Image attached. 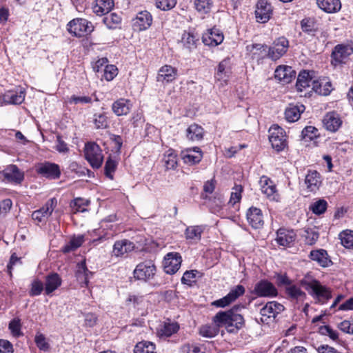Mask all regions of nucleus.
<instances>
[{"label":"nucleus","instance_id":"1","mask_svg":"<svg viewBox=\"0 0 353 353\" xmlns=\"http://www.w3.org/2000/svg\"><path fill=\"white\" fill-rule=\"evenodd\" d=\"M242 308V305H234L228 311L218 312L213 318L216 326L203 325L199 330V334L203 337L212 338L218 334L220 327H225L230 333L237 332L245 323L242 314L239 313Z\"/></svg>","mask_w":353,"mask_h":353},{"label":"nucleus","instance_id":"2","mask_svg":"<svg viewBox=\"0 0 353 353\" xmlns=\"http://www.w3.org/2000/svg\"><path fill=\"white\" fill-rule=\"evenodd\" d=\"M300 284L317 303L323 304L332 298L331 290L310 275L301 279Z\"/></svg>","mask_w":353,"mask_h":353},{"label":"nucleus","instance_id":"3","mask_svg":"<svg viewBox=\"0 0 353 353\" xmlns=\"http://www.w3.org/2000/svg\"><path fill=\"white\" fill-rule=\"evenodd\" d=\"M156 271L154 263L152 260H146L136 266L133 274L136 279L148 281L154 278Z\"/></svg>","mask_w":353,"mask_h":353},{"label":"nucleus","instance_id":"4","mask_svg":"<svg viewBox=\"0 0 353 353\" xmlns=\"http://www.w3.org/2000/svg\"><path fill=\"white\" fill-rule=\"evenodd\" d=\"M269 140L274 149L277 152L282 151L287 146L286 134L283 128L273 125L269 129Z\"/></svg>","mask_w":353,"mask_h":353},{"label":"nucleus","instance_id":"5","mask_svg":"<svg viewBox=\"0 0 353 353\" xmlns=\"http://www.w3.org/2000/svg\"><path fill=\"white\" fill-rule=\"evenodd\" d=\"M85 156L93 168H99L101 166L103 156L99 145L97 143H88L85 145Z\"/></svg>","mask_w":353,"mask_h":353},{"label":"nucleus","instance_id":"6","mask_svg":"<svg viewBox=\"0 0 353 353\" xmlns=\"http://www.w3.org/2000/svg\"><path fill=\"white\" fill-rule=\"evenodd\" d=\"M68 30L74 36L83 37L93 30L90 22L84 19H74L68 24Z\"/></svg>","mask_w":353,"mask_h":353},{"label":"nucleus","instance_id":"7","mask_svg":"<svg viewBox=\"0 0 353 353\" xmlns=\"http://www.w3.org/2000/svg\"><path fill=\"white\" fill-rule=\"evenodd\" d=\"M353 53V48L350 45L339 44L332 50L331 57L332 63L337 65L343 63Z\"/></svg>","mask_w":353,"mask_h":353},{"label":"nucleus","instance_id":"8","mask_svg":"<svg viewBox=\"0 0 353 353\" xmlns=\"http://www.w3.org/2000/svg\"><path fill=\"white\" fill-rule=\"evenodd\" d=\"M182 259L178 252L168 253L163 262L165 272L169 274L176 273L181 267Z\"/></svg>","mask_w":353,"mask_h":353},{"label":"nucleus","instance_id":"9","mask_svg":"<svg viewBox=\"0 0 353 353\" xmlns=\"http://www.w3.org/2000/svg\"><path fill=\"white\" fill-rule=\"evenodd\" d=\"M245 293V288L241 285H238L232 288L230 292L224 297L214 301L212 305L218 307H224L236 301L239 296Z\"/></svg>","mask_w":353,"mask_h":353},{"label":"nucleus","instance_id":"10","mask_svg":"<svg viewBox=\"0 0 353 353\" xmlns=\"http://www.w3.org/2000/svg\"><path fill=\"white\" fill-rule=\"evenodd\" d=\"M284 306L276 301L268 302L261 309V321L268 323V319L273 318L283 311Z\"/></svg>","mask_w":353,"mask_h":353},{"label":"nucleus","instance_id":"11","mask_svg":"<svg viewBox=\"0 0 353 353\" xmlns=\"http://www.w3.org/2000/svg\"><path fill=\"white\" fill-rule=\"evenodd\" d=\"M289 47V42L285 37H279L273 43V46L269 48L268 56L273 60H277L281 57Z\"/></svg>","mask_w":353,"mask_h":353},{"label":"nucleus","instance_id":"12","mask_svg":"<svg viewBox=\"0 0 353 353\" xmlns=\"http://www.w3.org/2000/svg\"><path fill=\"white\" fill-rule=\"evenodd\" d=\"M37 172L43 177L50 179H59L61 175L59 166L57 164L45 162L37 166Z\"/></svg>","mask_w":353,"mask_h":353},{"label":"nucleus","instance_id":"13","mask_svg":"<svg viewBox=\"0 0 353 353\" xmlns=\"http://www.w3.org/2000/svg\"><path fill=\"white\" fill-rule=\"evenodd\" d=\"M57 205V200L55 198L49 199L42 208L32 212V219L39 222L45 221L50 216Z\"/></svg>","mask_w":353,"mask_h":353},{"label":"nucleus","instance_id":"14","mask_svg":"<svg viewBox=\"0 0 353 353\" xmlns=\"http://www.w3.org/2000/svg\"><path fill=\"white\" fill-rule=\"evenodd\" d=\"M254 292L261 297H274L278 294L275 286L267 280H261L256 283Z\"/></svg>","mask_w":353,"mask_h":353},{"label":"nucleus","instance_id":"15","mask_svg":"<svg viewBox=\"0 0 353 353\" xmlns=\"http://www.w3.org/2000/svg\"><path fill=\"white\" fill-rule=\"evenodd\" d=\"M259 183L261 192L271 201H278L279 195L277 193L276 186L273 181L268 176H263L261 177Z\"/></svg>","mask_w":353,"mask_h":353},{"label":"nucleus","instance_id":"16","mask_svg":"<svg viewBox=\"0 0 353 353\" xmlns=\"http://www.w3.org/2000/svg\"><path fill=\"white\" fill-rule=\"evenodd\" d=\"M4 179L8 182L19 184L24 179L23 172L17 165H9L1 172Z\"/></svg>","mask_w":353,"mask_h":353},{"label":"nucleus","instance_id":"17","mask_svg":"<svg viewBox=\"0 0 353 353\" xmlns=\"http://www.w3.org/2000/svg\"><path fill=\"white\" fill-rule=\"evenodd\" d=\"M272 12V9L270 3L265 0H259L258 1L255 10L257 21L261 23L267 22L270 19Z\"/></svg>","mask_w":353,"mask_h":353},{"label":"nucleus","instance_id":"18","mask_svg":"<svg viewBox=\"0 0 353 353\" xmlns=\"http://www.w3.org/2000/svg\"><path fill=\"white\" fill-rule=\"evenodd\" d=\"M296 235L293 230L280 228L276 232V241L279 245L290 247L293 245Z\"/></svg>","mask_w":353,"mask_h":353},{"label":"nucleus","instance_id":"19","mask_svg":"<svg viewBox=\"0 0 353 353\" xmlns=\"http://www.w3.org/2000/svg\"><path fill=\"white\" fill-rule=\"evenodd\" d=\"M323 123L324 128L332 132H336L342 124V120L339 115L335 112L327 113L323 119Z\"/></svg>","mask_w":353,"mask_h":353},{"label":"nucleus","instance_id":"20","mask_svg":"<svg viewBox=\"0 0 353 353\" xmlns=\"http://www.w3.org/2000/svg\"><path fill=\"white\" fill-rule=\"evenodd\" d=\"M176 76V68L169 65H165L159 70L157 80L162 83H168L173 81Z\"/></svg>","mask_w":353,"mask_h":353},{"label":"nucleus","instance_id":"21","mask_svg":"<svg viewBox=\"0 0 353 353\" xmlns=\"http://www.w3.org/2000/svg\"><path fill=\"white\" fill-rule=\"evenodd\" d=\"M296 77V72L288 65H279L274 71V77L283 83H289Z\"/></svg>","mask_w":353,"mask_h":353},{"label":"nucleus","instance_id":"22","mask_svg":"<svg viewBox=\"0 0 353 353\" xmlns=\"http://www.w3.org/2000/svg\"><path fill=\"white\" fill-rule=\"evenodd\" d=\"M181 158L185 163L194 165L201 161L202 152L199 148H188L181 152Z\"/></svg>","mask_w":353,"mask_h":353},{"label":"nucleus","instance_id":"23","mask_svg":"<svg viewBox=\"0 0 353 353\" xmlns=\"http://www.w3.org/2000/svg\"><path fill=\"white\" fill-rule=\"evenodd\" d=\"M247 219L252 228H261L263 225V217L262 212L259 208L251 207L246 214Z\"/></svg>","mask_w":353,"mask_h":353},{"label":"nucleus","instance_id":"24","mask_svg":"<svg viewBox=\"0 0 353 353\" xmlns=\"http://www.w3.org/2000/svg\"><path fill=\"white\" fill-rule=\"evenodd\" d=\"M223 34L218 29L212 28L203 35V42L208 46H216L223 41Z\"/></svg>","mask_w":353,"mask_h":353},{"label":"nucleus","instance_id":"25","mask_svg":"<svg viewBox=\"0 0 353 353\" xmlns=\"http://www.w3.org/2000/svg\"><path fill=\"white\" fill-rule=\"evenodd\" d=\"M152 23V17L147 10L139 12L134 19V26L138 30L142 31L150 27Z\"/></svg>","mask_w":353,"mask_h":353},{"label":"nucleus","instance_id":"26","mask_svg":"<svg viewBox=\"0 0 353 353\" xmlns=\"http://www.w3.org/2000/svg\"><path fill=\"white\" fill-rule=\"evenodd\" d=\"M305 184L308 191L316 192L321 185L320 174L315 170H310L305 176Z\"/></svg>","mask_w":353,"mask_h":353},{"label":"nucleus","instance_id":"27","mask_svg":"<svg viewBox=\"0 0 353 353\" xmlns=\"http://www.w3.org/2000/svg\"><path fill=\"white\" fill-rule=\"evenodd\" d=\"M134 248V243L128 240L117 241L114 244L112 255L117 257L122 256L125 254L132 251Z\"/></svg>","mask_w":353,"mask_h":353},{"label":"nucleus","instance_id":"28","mask_svg":"<svg viewBox=\"0 0 353 353\" xmlns=\"http://www.w3.org/2000/svg\"><path fill=\"white\" fill-rule=\"evenodd\" d=\"M131 108L132 103L130 101L121 98L112 103V110L117 116H123L128 114Z\"/></svg>","mask_w":353,"mask_h":353},{"label":"nucleus","instance_id":"29","mask_svg":"<svg viewBox=\"0 0 353 353\" xmlns=\"http://www.w3.org/2000/svg\"><path fill=\"white\" fill-rule=\"evenodd\" d=\"M318 7L327 13H336L341 8L340 0H316Z\"/></svg>","mask_w":353,"mask_h":353},{"label":"nucleus","instance_id":"30","mask_svg":"<svg viewBox=\"0 0 353 353\" xmlns=\"http://www.w3.org/2000/svg\"><path fill=\"white\" fill-rule=\"evenodd\" d=\"M62 280L57 273H51L46 276L45 281V291L46 294H50L61 285Z\"/></svg>","mask_w":353,"mask_h":353},{"label":"nucleus","instance_id":"31","mask_svg":"<svg viewBox=\"0 0 353 353\" xmlns=\"http://www.w3.org/2000/svg\"><path fill=\"white\" fill-rule=\"evenodd\" d=\"M310 258L323 268L328 267L332 263L327 252L323 249L312 251L310 254Z\"/></svg>","mask_w":353,"mask_h":353},{"label":"nucleus","instance_id":"32","mask_svg":"<svg viewBox=\"0 0 353 353\" xmlns=\"http://www.w3.org/2000/svg\"><path fill=\"white\" fill-rule=\"evenodd\" d=\"M113 7V0H96L92 9L95 14L102 16L109 13Z\"/></svg>","mask_w":353,"mask_h":353},{"label":"nucleus","instance_id":"33","mask_svg":"<svg viewBox=\"0 0 353 353\" xmlns=\"http://www.w3.org/2000/svg\"><path fill=\"white\" fill-rule=\"evenodd\" d=\"M305 110L303 105H290L285 109V117L288 121L295 122L300 118L301 114Z\"/></svg>","mask_w":353,"mask_h":353},{"label":"nucleus","instance_id":"34","mask_svg":"<svg viewBox=\"0 0 353 353\" xmlns=\"http://www.w3.org/2000/svg\"><path fill=\"white\" fill-rule=\"evenodd\" d=\"M198 41L199 39L196 38L193 33L184 31L181 35L180 43L184 48L191 52L196 48Z\"/></svg>","mask_w":353,"mask_h":353},{"label":"nucleus","instance_id":"35","mask_svg":"<svg viewBox=\"0 0 353 353\" xmlns=\"http://www.w3.org/2000/svg\"><path fill=\"white\" fill-rule=\"evenodd\" d=\"M204 130L197 124L190 125L186 130V137L191 141H198L203 139Z\"/></svg>","mask_w":353,"mask_h":353},{"label":"nucleus","instance_id":"36","mask_svg":"<svg viewBox=\"0 0 353 353\" xmlns=\"http://www.w3.org/2000/svg\"><path fill=\"white\" fill-rule=\"evenodd\" d=\"M25 92L22 90L19 92H16L12 90L7 91L4 94L6 104H21L25 99Z\"/></svg>","mask_w":353,"mask_h":353},{"label":"nucleus","instance_id":"37","mask_svg":"<svg viewBox=\"0 0 353 353\" xmlns=\"http://www.w3.org/2000/svg\"><path fill=\"white\" fill-rule=\"evenodd\" d=\"M285 291L292 299L302 300L306 297V294L299 287L292 284V282L285 288Z\"/></svg>","mask_w":353,"mask_h":353},{"label":"nucleus","instance_id":"38","mask_svg":"<svg viewBox=\"0 0 353 353\" xmlns=\"http://www.w3.org/2000/svg\"><path fill=\"white\" fill-rule=\"evenodd\" d=\"M314 81L310 77L309 72L303 70L299 73L297 77L296 88L298 91L301 92L303 89L310 87L311 83L313 84Z\"/></svg>","mask_w":353,"mask_h":353},{"label":"nucleus","instance_id":"39","mask_svg":"<svg viewBox=\"0 0 353 353\" xmlns=\"http://www.w3.org/2000/svg\"><path fill=\"white\" fill-rule=\"evenodd\" d=\"M267 48V46L260 43L251 44L246 47L247 51L250 52L253 57L257 55V58H263L268 55Z\"/></svg>","mask_w":353,"mask_h":353},{"label":"nucleus","instance_id":"40","mask_svg":"<svg viewBox=\"0 0 353 353\" xmlns=\"http://www.w3.org/2000/svg\"><path fill=\"white\" fill-rule=\"evenodd\" d=\"M179 325L177 323H165L158 331L159 335L161 337H169L177 332Z\"/></svg>","mask_w":353,"mask_h":353},{"label":"nucleus","instance_id":"41","mask_svg":"<svg viewBox=\"0 0 353 353\" xmlns=\"http://www.w3.org/2000/svg\"><path fill=\"white\" fill-rule=\"evenodd\" d=\"M312 89L321 95L327 96L332 90V84L330 81H314Z\"/></svg>","mask_w":353,"mask_h":353},{"label":"nucleus","instance_id":"42","mask_svg":"<svg viewBox=\"0 0 353 353\" xmlns=\"http://www.w3.org/2000/svg\"><path fill=\"white\" fill-rule=\"evenodd\" d=\"M84 241L83 235L72 237L70 241L63 248V252L68 253L77 250L79 248Z\"/></svg>","mask_w":353,"mask_h":353},{"label":"nucleus","instance_id":"43","mask_svg":"<svg viewBox=\"0 0 353 353\" xmlns=\"http://www.w3.org/2000/svg\"><path fill=\"white\" fill-rule=\"evenodd\" d=\"M228 61L227 60H223L219 63L217 68V72L216 73L215 77L219 81H223L226 82L228 78L229 77L230 71L228 70Z\"/></svg>","mask_w":353,"mask_h":353},{"label":"nucleus","instance_id":"44","mask_svg":"<svg viewBox=\"0 0 353 353\" xmlns=\"http://www.w3.org/2000/svg\"><path fill=\"white\" fill-rule=\"evenodd\" d=\"M302 236L306 244L312 245L317 241L319 234L315 228H305Z\"/></svg>","mask_w":353,"mask_h":353},{"label":"nucleus","instance_id":"45","mask_svg":"<svg viewBox=\"0 0 353 353\" xmlns=\"http://www.w3.org/2000/svg\"><path fill=\"white\" fill-rule=\"evenodd\" d=\"M196 11L201 14H207L210 12L213 2L212 0H193Z\"/></svg>","mask_w":353,"mask_h":353},{"label":"nucleus","instance_id":"46","mask_svg":"<svg viewBox=\"0 0 353 353\" xmlns=\"http://www.w3.org/2000/svg\"><path fill=\"white\" fill-rule=\"evenodd\" d=\"M163 161L167 170H174L177 166L176 154L173 150H169L164 155Z\"/></svg>","mask_w":353,"mask_h":353},{"label":"nucleus","instance_id":"47","mask_svg":"<svg viewBox=\"0 0 353 353\" xmlns=\"http://www.w3.org/2000/svg\"><path fill=\"white\" fill-rule=\"evenodd\" d=\"M88 273H90L85 264V261H83L78 263V269L76 272V276L77 277V279L81 281V283H83L85 285H88Z\"/></svg>","mask_w":353,"mask_h":353},{"label":"nucleus","instance_id":"48","mask_svg":"<svg viewBox=\"0 0 353 353\" xmlns=\"http://www.w3.org/2000/svg\"><path fill=\"white\" fill-rule=\"evenodd\" d=\"M134 353H156L155 346L152 343L142 341L138 343L134 350Z\"/></svg>","mask_w":353,"mask_h":353},{"label":"nucleus","instance_id":"49","mask_svg":"<svg viewBox=\"0 0 353 353\" xmlns=\"http://www.w3.org/2000/svg\"><path fill=\"white\" fill-rule=\"evenodd\" d=\"M94 124L97 129H105L108 127V119L105 113L94 114Z\"/></svg>","mask_w":353,"mask_h":353},{"label":"nucleus","instance_id":"50","mask_svg":"<svg viewBox=\"0 0 353 353\" xmlns=\"http://www.w3.org/2000/svg\"><path fill=\"white\" fill-rule=\"evenodd\" d=\"M89 201L82 198H77L70 204L74 213L83 212L86 211L85 207L89 205Z\"/></svg>","mask_w":353,"mask_h":353},{"label":"nucleus","instance_id":"51","mask_svg":"<svg viewBox=\"0 0 353 353\" xmlns=\"http://www.w3.org/2000/svg\"><path fill=\"white\" fill-rule=\"evenodd\" d=\"M203 229L201 226H190L185 230V236L188 239L199 240L201 239Z\"/></svg>","mask_w":353,"mask_h":353},{"label":"nucleus","instance_id":"52","mask_svg":"<svg viewBox=\"0 0 353 353\" xmlns=\"http://www.w3.org/2000/svg\"><path fill=\"white\" fill-rule=\"evenodd\" d=\"M243 187L241 185H236L231 192L230 199L228 203L232 206L239 203L241 199V193L243 192Z\"/></svg>","mask_w":353,"mask_h":353},{"label":"nucleus","instance_id":"53","mask_svg":"<svg viewBox=\"0 0 353 353\" xmlns=\"http://www.w3.org/2000/svg\"><path fill=\"white\" fill-rule=\"evenodd\" d=\"M341 244L346 248L353 249V231H343L340 235Z\"/></svg>","mask_w":353,"mask_h":353},{"label":"nucleus","instance_id":"54","mask_svg":"<svg viewBox=\"0 0 353 353\" xmlns=\"http://www.w3.org/2000/svg\"><path fill=\"white\" fill-rule=\"evenodd\" d=\"M327 206V203L324 199H319L312 203L310 209L312 211V212L315 214H323Z\"/></svg>","mask_w":353,"mask_h":353},{"label":"nucleus","instance_id":"55","mask_svg":"<svg viewBox=\"0 0 353 353\" xmlns=\"http://www.w3.org/2000/svg\"><path fill=\"white\" fill-rule=\"evenodd\" d=\"M21 321L19 319L15 318L12 319L9 323V330H10L12 334L15 337H19L22 335V332H21Z\"/></svg>","mask_w":353,"mask_h":353},{"label":"nucleus","instance_id":"56","mask_svg":"<svg viewBox=\"0 0 353 353\" xmlns=\"http://www.w3.org/2000/svg\"><path fill=\"white\" fill-rule=\"evenodd\" d=\"M319 332L321 334L329 336L333 341L339 339V334L329 325H323L319 327Z\"/></svg>","mask_w":353,"mask_h":353},{"label":"nucleus","instance_id":"57","mask_svg":"<svg viewBox=\"0 0 353 353\" xmlns=\"http://www.w3.org/2000/svg\"><path fill=\"white\" fill-rule=\"evenodd\" d=\"M117 168V162L109 158L105 165V174L110 179H113V173L114 172Z\"/></svg>","mask_w":353,"mask_h":353},{"label":"nucleus","instance_id":"58","mask_svg":"<svg viewBox=\"0 0 353 353\" xmlns=\"http://www.w3.org/2000/svg\"><path fill=\"white\" fill-rule=\"evenodd\" d=\"M43 290V284L41 281L36 279L34 280L31 284V288L29 291V294L31 296H38L41 294Z\"/></svg>","mask_w":353,"mask_h":353},{"label":"nucleus","instance_id":"59","mask_svg":"<svg viewBox=\"0 0 353 353\" xmlns=\"http://www.w3.org/2000/svg\"><path fill=\"white\" fill-rule=\"evenodd\" d=\"M176 4V0H156L157 7L162 10H169Z\"/></svg>","mask_w":353,"mask_h":353},{"label":"nucleus","instance_id":"60","mask_svg":"<svg viewBox=\"0 0 353 353\" xmlns=\"http://www.w3.org/2000/svg\"><path fill=\"white\" fill-rule=\"evenodd\" d=\"M196 273V270L186 271L181 278V282L184 284L191 285L195 281Z\"/></svg>","mask_w":353,"mask_h":353},{"label":"nucleus","instance_id":"61","mask_svg":"<svg viewBox=\"0 0 353 353\" xmlns=\"http://www.w3.org/2000/svg\"><path fill=\"white\" fill-rule=\"evenodd\" d=\"M35 343L37 346L43 351H48L49 350V344L46 341L45 336L43 334H37L35 336Z\"/></svg>","mask_w":353,"mask_h":353},{"label":"nucleus","instance_id":"62","mask_svg":"<svg viewBox=\"0 0 353 353\" xmlns=\"http://www.w3.org/2000/svg\"><path fill=\"white\" fill-rule=\"evenodd\" d=\"M117 74V68L113 65H106L104 69V78L111 81Z\"/></svg>","mask_w":353,"mask_h":353},{"label":"nucleus","instance_id":"63","mask_svg":"<svg viewBox=\"0 0 353 353\" xmlns=\"http://www.w3.org/2000/svg\"><path fill=\"white\" fill-rule=\"evenodd\" d=\"M301 28L303 32H312L315 30L314 22L310 19H304L301 21Z\"/></svg>","mask_w":353,"mask_h":353},{"label":"nucleus","instance_id":"64","mask_svg":"<svg viewBox=\"0 0 353 353\" xmlns=\"http://www.w3.org/2000/svg\"><path fill=\"white\" fill-rule=\"evenodd\" d=\"M13 347L7 340L0 339V353H12Z\"/></svg>","mask_w":353,"mask_h":353}]
</instances>
